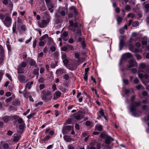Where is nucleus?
Segmentation results:
<instances>
[{
    "label": "nucleus",
    "mask_w": 149,
    "mask_h": 149,
    "mask_svg": "<svg viewBox=\"0 0 149 149\" xmlns=\"http://www.w3.org/2000/svg\"><path fill=\"white\" fill-rule=\"evenodd\" d=\"M69 22L70 24L69 29L73 31L75 33L74 36L75 39L77 40V42H81V44L83 46H85L84 38L80 37L81 35V34L80 29L77 27V22H75L74 23L73 21L72 20L69 21Z\"/></svg>",
    "instance_id": "nucleus-1"
},
{
    "label": "nucleus",
    "mask_w": 149,
    "mask_h": 149,
    "mask_svg": "<svg viewBox=\"0 0 149 149\" xmlns=\"http://www.w3.org/2000/svg\"><path fill=\"white\" fill-rule=\"evenodd\" d=\"M0 19L6 27H8L11 25L12 19L8 14L5 13L3 15V13H0Z\"/></svg>",
    "instance_id": "nucleus-2"
},
{
    "label": "nucleus",
    "mask_w": 149,
    "mask_h": 149,
    "mask_svg": "<svg viewBox=\"0 0 149 149\" xmlns=\"http://www.w3.org/2000/svg\"><path fill=\"white\" fill-rule=\"evenodd\" d=\"M70 131H71V134H72L74 135L75 134L73 126L69 125L63 126L62 130V132L63 135L68 133Z\"/></svg>",
    "instance_id": "nucleus-3"
},
{
    "label": "nucleus",
    "mask_w": 149,
    "mask_h": 149,
    "mask_svg": "<svg viewBox=\"0 0 149 149\" xmlns=\"http://www.w3.org/2000/svg\"><path fill=\"white\" fill-rule=\"evenodd\" d=\"M141 104V102H133L131 104L130 108V111L132 113V115L134 116H136L134 113V112L136 110V107H138Z\"/></svg>",
    "instance_id": "nucleus-4"
},
{
    "label": "nucleus",
    "mask_w": 149,
    "mask_h": 149,
    "mask_svg": "<svg viewBox=\"0 0 149 149\" xmlns=\"http://www.w3.org/2000/svg\"><path fill=\"white\" fill-rule=\"evenodd\" d=\"M100 136L102 138L105 139V143L107 144L110 143L113 141V139L111 136L104 134H101Z\"/></svg>",
    "instance_id": "nucleus-5"
},
{
    "label": "nucleus",
    "mask_w": 149,
    "mask_h": 149,
    "mask_svg": "<svg viewBox=\"0 0 149 149\" xmlns=\"http://www.w3.org/2000/svg\"><path fill=\"white\" fill-rule=\"evenodd\" d=\"M50 21L44 19L42 20L41 22L38 21L37 23L39 26L41 28H44L46 27Z\"/></svg>",
    "instance_id": "nucleus-6"
},
{
    "label": "nucleus",
    "mask_w": 149,
    "mask_h": 149,
    "mask_svg": "<svg viewBox=\"0 0 149 149\" xmlns=\"http://www.w3.org/2000/svg\"><path fill=\"white\" fill-rule=\"evenodd\" d=\"M48 37V35L46 34L42 36L40 39V41L39 42V45L40 46H43L44 45L46 42L47 38Z\"/></svg>",
    "instance_id": "nucleus-7"
},
{
    "label": "nucleus",
    "mask_w": 149,
    "mask_h": 149,
    "mask_svg": "<svg viewBox=\"0 0 149 149\" xmlns=\"http://www.w3.org/2000/svg\"><path fill=\"white\" fill-rule=\"evenodd\" d=\"M129 64L127 65V67L129 69L133 67H136L137 66V63L136 61L132 59H131L129 61Z\"/></svg>",
    "instance_id": "nucleus-8"
},
{
    "label": "nucleus",
    "mask_w": 149,
    "mask_h": 149,
    "mask_svg": "<svg viewBox=\"0 0 149 149\" xmlns=\"http://www.w3.org/2000/svg\"><path fill=\"white\" fill-rule=\"evenodd\" d=\"M42 99L43 100H47L46 96H47L51 94V92L50 91L45 90L42 91Z\"/></svg>",
    "instance_id": "nucleus-9"
},
{
    "label": "nucleus",
    "mask_w": 149,
    "mask_h": 149,
    "mask_svg": "<svg viewBox=\"0 0 149 149\" xmlns=\"http://www.w3.org/2000/svg\"><path fill=\"white\" fill-rule=\"evenodd\" d=\"M18 79L19 81L22 83H25L28 81V79H26L25 76L22 74L18 75Z\"/></svg>",
    "instance_id": "nucleus-10"
},
{
    "label": "nucleus",
    "mask_w": 149,
    "mask_h": 149,
    "mask_svg": "<svg viewBox=\"0 0 149 149\" xmlns=\"http://www.w3.org/2000/svg\"><path fill=\"white\" fill-rule=\"evenodd\" d=\"M97 142L95 141H93L90 143L87 146L86 149H96L95 146Z\"/></svg>",
    "instance_id": "nucleus-11"
},
{
    "label": "nucleus",
    "mask_w": 149,
    "mask_h": 149,
    "mask_svg": "<svg viewBox=\"0 0 149 149\" xmlns=\"http://www.w3.org/2000/svg\"><path fill=\"white\" fill-rule=\"evenodd\" d=\"M66 73L64 70L62 68H60L57 69L56 71V74L58 77L61 76L62 74H64Z\"/></svg>",
    "instance_id": "nucleus-12"
},
{
    "label": "nucleus",
    "mask_w": 149,
    "mask_h": 149,
    "mask_svg": "<svg viewBox=\"0 0 149 149\" xmlns=\"http://www.w3.org/2000/svg\"><path fill=\"white\" fill-rule=\"evenodd\" d=\"M43 17L44 19H45V20L50 21L51 17L50 15L46 11L43 13Z\"/></svg>",
    "instance_id": "nucleus-13"
},
{
    "label": "nucleus",
    "mask_w": 149,
    "mask_h": 149,
    "mask_svg": "<svg viewBox=\"0 0 149 149\" xmlns=\"http://www.w3.org/2000/svg\"><path fill=\"white\" fill-rule=\"evenodd\" d=\"M66 11V10L65 7H62L60 8L59 13L61 16H64L65 15V12Z\"/></svg>",
    "instance_id": "nucleus-14"
},
{
    "label": "nucleus",
    "mask_w": 149,
    "mask_h": 149,
    "mask_svg": "<svg viewBox=\"0 0 149 149\" xmlns=\"http://www.w3.org/2000/svg\"><path fill=\"white\" fill-rule=\"evenodd\" d=\"M63 62L65 65H66L68 63V60L67 58V56L65 54H63L61 56Z\"/></svg>",
    "instance_id": "nucleus-15"
},
{
    "label": "nucleus",
    "mask_w": 149,
    "mask_h": 149,
    "mask_svg": "<svg viewBox=\"0 0 149 149\" xmlns=\"http://www.w3.org/2000/svg\"><path fill=\"white\" fill-rule=\"evenodd\" d=\"M84 117V115L80 113H77L74 116L75 119L79 120Z\"/></svg>",
    "instance_id": "nucleus-16"
},
{
    "label": "nucleus",
    "mask_w": 149,
    "mask_h": 149,
    "mask_svg": "<svg viewBox=\"0 0 149 149\" xmlns=\"http://www.w3.org/2000/svg\"><path fill=\"white\" fill-rule=\"evenodd\" d=\"M73 49V47L72 46L68 45L61 47V50L64 51H65L68 50H72Z\"/></svg>",
    "instance_id": "nucleus-17"
},
{
    "label": "nucleus",
    "mask_w": 149,
    "mask_h": 149,
    "mask_svg": "<svg viewBox=\"0 0 149 149\" xmlns=\"http://www.w3.org/2000/svg\"><path fill=\"white\" fill-rule=\"evenodd\" d=\"M61 95V92L59 91H56L54 93L53 99L54 100H56L59 98Z\"/></svg>",
    "instance_id": "nucleus-18"
},
{
    "label": "nucleus",
    "mask_w": 149,
    "mask_h": 149,
    "mask_svg": "<svg viewBox=\"0 0 149 149\" xmlns=\"http://www.w3.org/2000/svg\"><path fill=\"white\" fill-rule=\"evenodd\" d=\"M48 10L50 11L51 13L53 12L54 10V5L52 4H48L47 5Z\"/></svg>",
    "instance_id": "nucleus-19"
},
{
    "label": "nucleus",
    "mask_w": 149,
    "mask_h": 149,
    "mask_svg": "<svg viewBox=\"0 0 149 149\" xmlns=\"http://www.w3.org/2000/svg\"><path fill=\"white\" fill-rule=\"evenodd\" d=\"M63 138L65 141L67 142H70L72 138L69 136L66 135L63 136Z\"/></svg>",
    "instance_id": "nucleus-20"
},
{
    "label": "nucleus",
    "mask_w": 149,
    "mask_h": 149,
    "mask_svg": "<svg viewBox=\"0 0 149 149\" xmlns=\"http://www.w3.org/2000/svg\"><path fill=\"white\" fill-rule=\"evenodd\" d=\"M68 33L66 32H64L61 35V37L65 41H67L68 40L66 38L68 36Z\"/></svg>",
    "instance_id": "nucleus-21"
},
{
    "label": "nucleus",
    "mask_w": 149,
    "mask_h": 149,
    "mask_svg": "<svg viewBox=\"0 0 149 149\" xmlns=\"http://www.w3.org/2000/svg\"><path fill=\"white\" fill-rule=\"evenodd\" d=\"M132 56L131 54L129 53H125L123 55L122 58H124V60L128 58H130Z\"/></svg>",
    "instance_id": "nucleus-22"
},
{
    "label": "nucleus",
    "mask_w": 149,
    "mask_h": 149,
    "mask_svg": "<svg viewBox=\"0 0 149 149\" xmlns=\"http://www.w3.org/2000/svg\"><path fill=\"white\" fill-rule=\"evenodd\" d=\"M29 62L31 65L34 66L36 67H37L38 65L34 60L31 59Z\"/></svg>",
    "instance_id": "nucleus-23"
},
{
    "label": "nucleus",
    "mask_w": 149,
    "mask_h": 149,
    "mask_svg": "<svg viewBox=\"0 0 149 149\" xmlns=\"http://www.w3.org/2000/svg\"><path fill=\"white\" fill-rule=\"evenodd\" d=\"M17 72L18 73H22L24 72V68L22 67V66H18L17 68Z\"/></svg>",
    "instance_id": "nucleus-24"
},
{
    "label": "nucleus",
    "mask_w": 149,
    "mask_h": 149,
    "mask_svg": "<svg viewBox=\"0 0 149 149\" xmlns=\"http://www.w3.org/2000/svg\"><path fill=\"white\" fill-rule=\"evenodd\" d=\"M36 69H35L33 70V74L34 75H37V78L38 77L39 75V69L37 67H36Z\"/></svg>",
    "instance_id": "nucleus-25"
},
{
    "label": "nucleus",
    "mask_w": 149,
    "mask_h": 149,
    "mask_svg": "<svg viewBox=\"0 0 149 149\" xmlns=\"http://www.w3.org/2000/svg\"><path fill=\"white\" fill-rule=\"evenodd\" d=\"M50 138V136L49 135L46 136L44 139H41V140L43 143L45 142L46 141H48Z\"/></svg>",
    "instance_id": "nucleus-26"
},
{
    "label": "nucleus",
    "mask_w": 149,
    "mask_h": 149,
    "mask_svg": "<svg viewBox=\"0 0 149 149\" xmlns=\"http://www.w3.org/2000/svg\"><path fill=\"white\" fill-rule=\"evenodd\" d=\"M17 27L19 28L20 27V26L22 24V20L19 17H18L17 20Z\"/></svg>",
    "instance_id": "nucleus-27"
},
{
    "label": "nucleus",
    "mask_w": 149,
    "mask_h": 149,
    "mask_svg": "<svg viewBox=\"0 0 149 149\" xmlns=\"http://www.w3.org/2000/svg\"><path fill=\"white\" fill-rule=\"evenodd\" d=\"M124 42L123 40H120L119 44V49L121 50L122 49L124 45Z\"/></svg>",
    "instance_id": "nucleus-28"
},
{
    "label": "nucleus",
    "mask_w": 149,
    "mask_h": 149,
    "mask_svg": "<svg viewBox=\"0 0 149 149\" xmlns=\"http://www.w3.org/2000/svg\"><path fill=\"white\" fill-rule=\"evenodd\" d=\"M95 129L98 131H101L102 130V126L101 125H97L95 127Z\"/></svg>",
    "instance_id": "nucleus-29"
},
{
    "label": "nucleus",
    "mask_w": 149,
    "mask_h": 149,
    "mask_svg": "<svg viewBox=\"0 0 149 149\" xmlns=\"http://www.w3.org/2000/svg\"><path fill=\"white\" fill-rule=\"evenodd\" d=\"M47 40H48V45H51L53 43V40L52 39L51 37H49L48 36V37L47 38Z\"/></svg>",
    "instance_id": "nucleus-30"
},
{
    "label": "nucleus",
    "mask_w": 149,
    "mask_h": 149,
    "mask_svg": "<svg viewBox=\"0 0 149 149\" xmlns=\"http://www.w3.org/2000/svg\"><path fill=\"white\" fill-rule=\"evenodd\" d=\"M15 96L14 95L13 96H12L10 97L8 99H6L5 100V101L6 103H8L10 102L13 99V98H15Z\"/></svg>",
    "instance_id": "nucleus-31"
},
{
    "label": "nucleus",
    "mask_w": 149,
    "mask_h": 149,
    "mask_svg": "<svg viewBox=\"0 0 149 149\" xmlns=\"http://www.w3.org/2000/svg\"><path fill=\"white\" fill-rule=\"evenodd\" d=\"M33 84V82H29L25 86V89H26L27 87L28 86L29 89H30L31 88V85Z\"/></svg>",
    "instance_id": "nucleus-32"
},
{
    "label": "nucleus",
    "mask_w": 149,
    "mask_h": 149,
    "mask_svg": "<svg viewBox=\"0 0 149 149\" xmlns=\"http://www.w3.org/2000/svg\"><path fill=\"white\" fill-rule=\"evenodd\" d=\"M146 67V64L144 63H141L140 64L139 68L144 69Z\"/></svg>",
    "instance_id": "nucleus-33"
},
{
    "label": "nucleus",
    "mask_w": 149,
    "mask_h": 149,
    "mask_svg": "<svg viewBox=\"0 0 149 149\" xmlns=\"http://www.w3.org/2000/svg\"><path fill=\"white\" fill-rule=\"evenodd\" d=\"M123 19V18L121 17L120 16H118L117 18V22L118 24H119Z\"/></svg>",
    "instance_id": "nucleus-34"
},
{
    "label": "nucleus",
    "mask_w": 149,
    "mask_h": 149,
    "mask_svg": "<svg viewBox=\"0 0 149 149\" xmlns=\"http://www.w3.org/2000/svg\"><path fill=\"white\" fill-rule=\"evenodd\" d=\"M20 138V136L19 135L18 136L17 135L16 136H15L13 140L14 141H17L19 140Z\"/></svg>",
    "instance_id": "nucleus-35"
},
{
    "label": "nucleus",
    "mask_w": 149,
    "mask_h": 149,
    "mask_svg": "<svg viewBox=\"0 0 149 149\" xmlns=\"http://www.w3.org/2000/svg\"><path fill=\"white\" fill-rule=\"evenodd\" d=\"M27 63L25 62H23L21 63L20 65H19L22 66L23 68H24L26 67Z\"/></svg>",
    "instance_id": "nucleus-36"
},
{
    "label": "nucleus",
    "mask_w": 149,
    "mask_h": 149,
    "mask_svg": "<svg viewBox=\"0 0 149 149\" xmlns=\"http://www.w3.org/2000/svg\"><path fill=\"white\" fill-rule=\"evenodd\" d=\"M139 24V22L138 21H135L132 24V26L133 27H136Z\"/></svg>",
    "instance_id": "nucleus-37"
},
{
    "label": "nucleus",
    "mask_w": 149,
    "mask_h": 149,
    "mask_svg": "<svg viewBox=\"0 0 149 149\" xmlns=\"http://www.w3.org/2000/svg\"><path fill=\"white\" fill-rule=\"evenodd\" d=\"M145 8L146 9V12H148L149 11V4L147 3L145 4Z\"/></svg>",
    "instance_id": "nucleus-38"
},
{
    "label": "nucleus",
    "mask_w": 149,
    "mask_h": 149,
    "mask_svg": "<svg viewBox=\"0 0 149 149\" xmlns=\"http://www.w3.org/2000/svg\"><path fill=\"white\" fill-rule=\"evenodd\" d=\"M36 114L35 113H31L29 115L27 116V117L28 119L31 118L32 117L34 116Z\"/></svg>",
    "instance_id": "nucleus-39"
},
{
    "label": "nucleus",
    "mask_w": 149,
    "mask_h": 149,
    "mask_svg": "<svg viewBox=\"0 0 149 149\" xmlns=\"http://www.w3.org/2000/svg\"><path fill=\"white\" fill-rule=\"evenodd\" d=\"M45 79L43 77H41L38 80V82L39 83H43L45 81Z\"/></svg>",
    "instance_id": "nucleus-40"
},
{
    "label": "nucleus",
    "mask_w": 149,
    "mask_h": 149,
    "mask_svg": "<svg viewBox=\"0 0 149 149\" xmlns=\"http://www.w3.org/2000/svg\"><path fill=\"white\" fill-rule=\"evenodd\" d=\"M25 125V124L24 123H23L22 124H21L19 125V129L20 130H23L24 129V127Z\"/></svg>",
    "instance_id": "nucleus-41"
},
{
    "label": "nucleus",
    "mask_w": 149,
    "mask_h": 149,
    "mask_svg": "<svg viewBox=\"0 0 149 149\" xmlns=\"http://www.w3.org/2000/svg\"><path fill=\"white\" fill-rule=\"evenodd\" d=\"M3 121L5 122H7L8 121V118L7 116H5L3 118Z\"/></svg>",
    "instance_id": "nucleus-42"
},
{
    "label": "nucleus",
    "mask_w": 149,
    "mask_h": 149,
    "mask_svg": "<svg viewBox=\"0 0 149 149\" xmlns=\"http://www.w3.org/2000/svg\"><path fill=\"white\" fill-rule=\"evenodd\" d=\"M135 17V15L132 13H129L127 15V17H130L132 18H134Z\"/></svg>",
    "instance_id": "nucleus-43"
},
{
    "label": "nucleus",
    "mask_w": 149,
    "mask_h": 149,
    "mask_svg": "<svg viewBox=\"0 0 149 149\" xmlns=\"http://www.w3.org/2000/svg\"><path fill=\"white\" fill-rule=\"evenodd\" d=\"M46 9V6L45 5L42 6L40 9V10L43 11L45 10Z\"/></svg>",
    "instance_id": "nucleus-44"
},
{
    "label": "nucleus",
    "mask_w": 149,
    "mask_h": 149,
    "mask_svg": "<svg viewBox=\"0 0 149 149\" xmlns=\"http://www.w3.org/2000/svg\"><path fill=\"white\" fill-rule=\"evenodd\" d=\"M92 124V123L89 121H87L86 122V125L87 126H91Z\"/></svg>",
    "instance_id": "nucleus-45"
},
{
    "label": "nucleus",
    "mask_w": 149,
    "mask_h": 149,
    "mask_svg": "<svg viewBox=\"0 0 149 149\" xmlns=\"http://www.w3.org/2000/svg\"><path fill=\"white\" fill-rule=\"evenodd\" d=\"M20 27L21 30L23 31H25L26 30V27L24 25L22 24L21 25Z\"/></svg>",
    "instance_id": "nucleus-46"
},
{
    "label": "nucleus",
    "mask_w": 149,
    "mask_h": 149,
    "mask_svg": "<svg viewBox=\"0 0 149 149\" xmlns=\"http://www.w3.org/2000/svg\"><path fill=\"white\" fill-rule=\"evenodd\" d=\"M18 122L20 124H22L24 123L22 118H18Z\"/></svg>",
    "instance_id": "nucleus-47"
},
{
    "label": "nucleus",
    "mask_w": 149,
    "mask_h": 149,
    "mask_svg": "<svg viewBox=\"0 0 149 149\" xmlns=\"http://www.w3.org/2000/svg\"><path fill=\"white\" fill-rule=\"evenodd\" d=\"M37 42V40L36 39H34L33 42V46L34 48H35L36 46Z\"/></svg>",
    "instance_id": "nucleus-48"
},
{
    "label": "nucleus",
    "mask_w": 149,
    "mask_h": 149,
    "mask_svg": "<svg viewBox=\"0 0 149 149\" xmlns=\"http://www.w3.org/2000/svg\"><path fill=\"white\" fill-rule=\"evenodd\" d=\"M45 71L44 68L43 67H41L40 69V74H43Z\"/></svg>",
    "instance_id": "nucleus-49"
},
{
    "label": "nucleus",
    "mask_w": 149,
    "mask_h": 149,
    "mask_svg": "<svg viewBox=\"0 0 149 149\" xmlns=\"http://www.w3.org/2000/svg\"><path fill=\"white\" fill-rule=\"evenodd\" d=\"M1 52H0V55L1 56H3L4 54V50L3 48L2 47L0 49Z\"/></svg>",
    "instance_id": "nucleus-50"
},
{
    "label": "nucleus",
    "mask_w": 149,
    "mask_h": 149,
    "mask_svg": "<svg viewBox=\"0 0 149 149\" xmlns=\"http://www.w3.org/2000/svg\"><path fill=\"white\" fill-rule=\"evenodd\" d=\"M45 87V85L43 84H41L39 85V88L40 90H42Z\"/></svg>",
    "instance_id": "nucleus-51"
},
{
    "label": "nucleus",
    "mask_w": 149,
    "mask_h": 149,
    "mask_svg": "<svg viewBox=\"0 0 149 149\" xmlns=\"http://www.w3.org/2000/svg\"><path fill=\"white\" fill-rule=\"evenodd\" d=\"M6 76L11 81H12L11 76L8 73H6Z\"/></svg>",
    "instance_id": "nucleus-52"
},
{
    "label": "nucleus",
    "mask_w": 149,
    "mask_h": 149,
    "mask_svg": "<svg viewBox=\"0 0 149 149\" xmlns=\"http://www.w3.org/2000/svg\"><path fill=\"white\" fill-rule=\"evenodd\" d=\"M63 78L66 80H68L69 78L68 75L67 74H65L64 75Z\"/></svg>",
    "instance_id": "nucleus-53"
},
{
    "label": "nucleus",
    "mask_w": 149,
    "mask_h": 149,
    "mask_svg": "<svg viewBox=\"0 0 149 149\" xmlns=\"http://www.w3.org/2000/svg\"><path fill=\"white\" fill-rule=\"evenodd\" d=\"M95 146H96V148H95L96 149H100L101 148V145L99 143H97V144Z\"/></svg>",
    "instance_id": "nucleus-54"
},
{
    "label": "nucleus",
    "mask_w": 149,
    "mask_h": 149,
    "mask_svg": "<svg viewBox=\"0 0 149 149\" xmlns=\"http://www.w3.org/2000/svg\"><path fill=\"white\" fill-rule=\"evenodd\" d=\"M135 56L138 60L141 59L142 58L141 56L139 54H137L135 55Z\"/></svg>",
    "instance_id": "nucleus-55"
},
{
    "label": "nucleus",
    "mask_w": 149,
    "mask_h": 149,
    "mask_svg": "<svg viewBox=\"0 0 149 149\" xmlns=\"http://www.w3.org/2000/svg\"><path fill=\"white\" fill-rule=\"evenodd\" d=\"M125 9L126 10L129 11L131 9V8L129 5H127L125 6Z\"/></svg>",
    "instance_id": "nucleus-56"
},
{
    "label": "nucleus",
    "mask_w": 149,
    "mask_h": 149,
    "mask_svg": "<svg viewBox=\"0 0 149 149\" xmlns=\"http://www.w3.org/2000/svg\"><path fill=\"white\" fill-rule=\"evenodd\" d=\"M134 83L135 84H137L138 83L139 81L137 78H136L134 79Z\"/></svg>",
    "instance_id": "nucleus-57"
},
{
    "label": "nucleus",
    "mask_w": 149,
    "mask_h": 149,
    "mask_svg": "<svg viewBox=\"0 0 149 149\" xmlns=\"http://www.w3.org/2000/svg\"><path fill=\"white\" fill-rule=\"evenodd\" d=\"M99 113L100 114V116L102 117L104 116V113L103 111V110L102 109L100 111Z\"/></svg>",
    "instance_id": "nucleus-58"
},
{
    "label": "nucleus",
    "mask_w": 149,
    "mask_h": 149,
    "mask_svg": "<svg viewBox=\"0 0 149 149\" xmlns=\"http://www.w3.org/2000/svg\"><path fill=\"white\" fill-rule=\"evenodd\" d=\"M119 31L120 34H123L124 33L125 30L123 28H122L120 29Z\"/></svg>",
    "instance_id": "nucleus-59"
},
{
    "label": "nucleus",
    "mask_w": 149,
    "mask_h": 149,
    "mask_svg": "<svg viewBox=\"0 0 149 149\" xmlns=\"http://www.w3.org/2000/svg\"><path fill=\"white\" fill-rule=\"evenodd\" d=\"M3 147L5 149H8V148L9 146L8 144L6 143L3 145Z\"/></svg>",
    "instance_id": "nucleus-60"
},
{
    "label": "nucleus",
    "mask_w": 149,
    "mask_h": 149,
    "mask_svg": "<svg viewBox=\"0 0 149 149\" xmlns=\"http://www.w3.org/2000/svg\"><path fill=\"white\" fill-rule=\"evenodd\" d=\"M66 122L68 124H70L72 122V120L70 118L68 120H66Z\"/></svg>",
    "instance_id": "nucleus-61"
},
{
    "label": "nucleus",
    "mask_w": 149,
    "mask_h": 149,
    "mask_svg": "<svg viewBox=\"0 0 149 149\" xmlns=\"http://www.w3.org/2000/svg\"><path fill=\"white\" fill-rule=\"evenodd\" d=\"M10 1V0H4L3 1V3L4 4H7L8 2Z\"/></svg>",
    "instance_id": "nucleus-62"
},
{
    "label": "nucleus",
    "mask_w": 149,
    "mask_h": 149,
    "mask_svg": "<svg viewBox=\"0 0 149 149\" xmlns=\"http://www.w3.org/2000/svg\"><path fill=\"white\" fill-rule=\"evenodd\" d=\"M5 95L6 96L9 97L11 95V93L10 92H7L6 93Z\"/></svg>",
    "instance_id": "nucleus-63"
},
{
    "label": "nucleus",
    "mask_w": 149,
    "mask_h": 149,
    "mask_svg": "<svg viewBox=\"0 0 149 149\" xmlns=\"http://www.w3.org/2000/svg\"><path fill=\"white\" fill-rule=\"evenodd\" d=\"M56 47L54 46H52L50 48L52 52L55 51L56 50Z\"/></svg>",
    "instance_id": "nucleus-64"
}]
</instances>
